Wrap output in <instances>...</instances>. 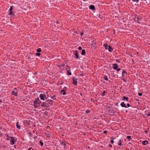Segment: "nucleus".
Returning <instances> with one entry per match:
<instances>
[{"mask_svg":"<svg viewBox=\"0 0 150 150\" xmlns=\"http://www.w3.org/2000/svg\"><path fill=\"white\" fill-rule=\"evenodd\" d=\"M119 143H118V144L119 146L122 145V141L120 139V140H119Z\"/></svg>","mask_w":150,"mask_h":150,"instance_id":"28","label":"nucleus"},{"mask_svg":"<svg viewBox=\"0 0 150 150\" xmlns=\"http://www.w3.org/2000/svg\"><path fill=\"white\" fill-rule=\"evenodd\" d=\"M14 147L15 149H16V146L15 145L14 146Z\"/></svg>","mask_w":150,"mask_h":150,"instance_id":"57","label":"nucleus"},{"mask_svg":"<svg viewBox=\"0 0 150 150\" xmlns=\"http://www.w3.org/2000/svg\"><path fill=\"white\" fill-rule=\"evenodd\" d=\"M49 135H50V134H48L47 137H49Z\"/></svg>","mask_w":150,"mask_h":150,"instance_id":"59","label":"nucleus"},{"mask_svg":"<svg viewBox=\"0 0 150 150\" xmlns=\"http://www.w3.org/2000/svg\"><path fill=\"white\" fill-rule=\"evenodd\" d=\"M41 49L40 48H38L36 50V51L38 52H41Z\"/></svg>","mask_w":150,"mask_h":150,"instance_id":"30","label":"nucleus"},{"mask_svg":"<svg viewBox=\"0 0 150 150\" xmlns=\"http://www.w3.org/2000/svg\"><path fill=\"white\" fill-rule=\"evenodd\" d=\"M60 93H62V94H63V95H65L66 93L65 91H64V90H62L61 91Z\"/></svg>","mask_w":150,"mask_h":150,"instance_id":"18","label":"nucleus"},{"mask_svg":"<svg viewBox=\"0 0 150 150\" xmlns=\"http://www.w3.org/2000/svg\"><path fill=\"white\" fill-rule=\"evenodd\" d=\"M147 115L148 116H150V113H148Z\"/></svg>","mask_w":150,"mask_h":150,"instance_id":"52","label":"nucleus"},{"mask_svg":"<svg viewBox=\"0 0 150 150\" xmlns=\"http://www.w3.org/2000/svg\"><path fill=\"white\" fill-rule=\"evenodd\" d=\"M108 51L110 52H111L113 50V48L109 45L108 46Z\"/></svg>","mask_w":150,"mask_h":150,"instance_id":"13","label":"nucleus"},{"mask_svg":"<svg viewBox=\"0 0 150 150\" xmlns=\"http://www.w3.org/2000/svg\"><path fill=\"white\" fill-rule=\"evenodd\" d=\"M122 70H123V71H122V77H124V74H125L126 75H127V72L126 71H125L123 69H122Z\"/></svg>","mask_w":150,"mask_h":150,"instance_id":"15","label":"nucleus"},{"mask_svg":"<svg viewBox=\"0 0 150 150\" xmlns=\"http://www.w3.org/2000/svg\"><path fill=\"white\" fill-rule=\"evenodd\" d=\"M83 33H81V35H81V36L82 35H83Z\"/></svg>","mask_w":150,"mask_h":150,"instance_id":"56","label":"nucleus"},{"mask_svg":"<svg viewBox=\"0 0 150 150\" xmlns=\"http://www.w3.org/2000/svg\"><path fill=\"white\" fill-rule=\"evenodd\" d=\"M13 9V7L12 6H11L10 8L9 9V11H12Z\"/></svg>","mask_w":150,"mask_h":150,"instance_id":"36","label":"nucleus"},{"mask_svg":"<svg viewBox=\"0 0 150 150\" xmlns=\"http://www.w3.org/2000/svg\"><path fill=\"white\" fill-rule=\"evenodd\" d=\"M37 138V136H35L34 137V139H36Z\"/></svg>","mask_w":150,"mask_h":150,"instance_id":"48","label":"nucleus"},{"mask_svg":"<svg viewBox=\"0 0 150 150\" xmlns=\"http://www.w3.org/2000/svg\"><path fill=\"white\" fill-rule=\"evenodd\" d=\"M142 93H138V96H141L142 95Z\"/></svg>","mask_w":150,"mask_h":150,"instance_id":"40","label":"nucleus"},{"mask_svg":"<svg viewBox=\"0 0 150 150\" xmlns=\"http://www.w3.org/2000/svg\"><path fill=\"white\" fill-rule=\"evenodd\" d=\"M69 67L68 65H67L65 67Z\"/></svg>","mask_w":150,"mask_h":150,"instance_id":"55","label":"nucleus"},{"mask_svg":"<svg viewBox=\"0 0 150 150\" xmlns=\"http://www.w3.org/2000/svg\"><path fill=\"white\" fill-rule=\"evenodd\" d=\"M19 123L18 122H17L16 123V127L18 129H20L21 128V127H20V125H19Z\"/></svg>","mask_w":150,"mask_h":150,"instance_id":"14","label":"nucleus"},{"mask_svg":"<svg viewBox=\"0 0 150 150\" xmlns=\"http://www.w3.org/2000/svg\"><path fill=\"white\" fill-rule=\"evenodd\" d=\"M135 18L137 19L139 21H141V17H139L137 15L135 16Z\"/></svg>","mask_w":150,"mask_h":150,"instance_id":"17","label":"nucleus"},{"mask_svg":"<svg viewBox=\"0 0 150 150\" xmlns=\"http://www.w3.org/2000/svg\"><path fill=\"white\" fill-rule=\"evenodd\" d=\"M47 100L49 101V103H50L49 104L51 105H52L54 102V101L52 100Z\"/></svg>","mask_w":150,"mask_h":150,"instance_id":"21","label":"nucleus"},{"mask_svg":"<svg viewBox=\"0 0 150 150\" xmlns=\"http://www.w3.org/2000/svg\"><path fill=\"white\" fill-rule=\"evenodd\" d=\"M17 93L18 91H17V88H15L14 89V91H13L11 92V94L12 95H14L15 96H17Z\"/></svg>","mask_w":150,"mask_h":150,"instance_id":"5","label":"nucleus"},{"mask_svg":"<svg viewBox=\"0 0 150 150\" xmlns=\"http://www.w3.org/2000/svg\"><path fill=\"white\" fill-rule=\"evenodd\" d=\"M47 98H48L47 97H46V96H45V99L46 100H47Z\"/></svg>","mask_w":150,"mask_h":150,"instance_id":"54","label":"nucleus"},{"mask_svg":"<svg viewBox=\"0 0 150 150\" xmlns=\"http://www.w3.org/2000/svg\"><path fill=\"white\" fill-rule=\"evenodd\" d=\"M67 87H64V88H63V89L62 90H64L65 91H66L67 90Z\"/></svg>","mask_w":150,"mask_h":150,"instance_id":"37","label":"nucleus"},{"mask_svg":"<svg viewBox=\"0 0 150 150\" xmlns=\"http://www.w3.org/2000/svg\"><path fill=\"white\" fill-rule=\"evenodd\" d=\"M5 136H6L7 137V138L6 139L7 140H9V139L10 138H11L12 137H11V136H8V135L7 134H6L5 135Z\"/></svg>","mask_w":150,"mask_h":150,"instance_id":"22","label":"nucleus"},{"mask_svg":"<svg viewBox=\"0 0 150 150\" xmlns=\"http://www.w3.org/2000/svg\"><path fill=\"white\" fill-rule=\"evenodd\" d=\"M78 49H79V50H81L82 49V47H81L80 46V47H79V48H78Z\"/></svg>","mask_w":150,"mask_h":150,"instance_id":"41","label":"nucleus"},{"mask_svg":"<svg viewBox=\"0 0 150 150\" xmlns=\"http://www.w3.org/2000/svg\"><path fill=\"white\" fill-rule=\"evenodd\" d=\"M49 104H50L49 101L47 100L45 102H42V104L41 105V106L42 107H47L48 105Z\"/></svg>","mask_w":150,"mask_h":150,"instance_id":"1","label":"nucleus"},{"mask_svg":"<svg viewBox=\"0 0 150 150\" xmlns=\"http://www.w3.org/2000/svg\"><path fill=\"white\" fill-rule=\"evenodd\" d=\"M101 147H102V148H103V147H104L103 146V145L102 146H101Z\"/></svg>","mask_w":150,"mask_h":150,"instance_id":"63","label":"nucleus"},{"mask_svg":"<svg viewBox=\"0 0 150 150\" xmlns=\"http://www.w3.org/2000/svg\"><path fill=\"white\" fill-rule=\"evenodd\" d=\"M89 8L90 9H91L92 10H95V6L93 5H90L89 6Z\"/></svg>","mask_w":150,"mask_h":150,"instance_id":"11","label":"nucleus"},{"mask_svg":"<svg viewBox=\"0 0 150 150\" xmlns=\"http://www.w3.org/2000/svg\"><path fill=\"white\" fill-rule=\"evenodd\" d=\"M39 98H36L35 99V100L34 101V107L36 108H38V106H37L38 105V106L39 105H37V104H39V103H37V102H38V101H39Z\"/></svg>","mask_w":150,"mask_h":150,"instance_id":"3","label":"nucleus"},{"mask_svg":"<svg viewBox=\"0 0 150 150\" xmlns=\"http://www.w3.org/2000/svg\"><path fill=\"white\" fill-rule=\"evenodd\" d=\"M59 23V22L58 21H57L56 22V24H58Z\"/></svg>","mask_w":150,"mask_h":150,"instance_id":"53","label":"nucleus"},{"mask_svg":"<svg viewBox=\"0 0 150 150\" xmlns=\"http://www.w3.org/2000/svg\"><path fill=\"white\" fill-rule=\"evenodd\" d=\"M120 105L122 107H124L125 108H127V105L126 104L124 103V102H122L120 103Z\"/></svg>","mask_w":150,"mask_h":150,"instance_id":"10","label":"nucleus"},{"mask_svg":"<svg viewBox=\"0 0 150 150\" xmlns=\"http://www.w3.org/2000/svg\"><path fill=\"white\" fill-rule=\"evenodd\" d=\"M64 68L67 71V74L68 75H71V72L70 70V67H64Z\"/></svg>","mask_w":150,"mask_h":150,"instance_id":"6","label":"nucleus"},{"mask_svg":"<svg viewBox=\"0 0 150 150\" xmlns=\"http://www.w3.org/2000/svg\"><path fill=\"white\" fill-rule=\"evenodd\" d=\"M91 45L93 46V47H95L94 45H96V44L94 43V41H92V43L91 44Z\"/></svg>","mask_w":150,"mask_h":150,"instance_id":"35","label":"nucleus"},{"mask_svg":"<svg viewBox=\"0 0 150 150\" xmlns=\"http://www.w3.org/2000/svg\"><path fill=\"white\" fill-rule=\"evenodd\" d=\"M39 143L40 144L41 146H42L43 145V142L41 141H40L39 142Z\"/></svg>","mask_w":150,"mask_h":150,"instance_id":"32","label":"nucleus"},{"mask_svg":"<svg viewBox=\"0 0 150 150\" xmlns=\"http://www.w3.org/2000/svg\"><path fill=\"white\" fill-rule=\"evenodd\" d=\"M108 146L110 147H112V145L110 144H109Z\"/></svg>","mask_w":150,"mask_h":150,"instance_id":"47","label":"nucleus"},{"mask_svg":"<svg viewBox=\"0 0 150 150\" xmlns=\"http://www.w3.org/2000/svg\"><path fill=\"white\" fill-rule=\"evenodd\" d=\"M106 91H103V93L102 94H101V96H104L105 95V93H106Z\"/></svg>","mask_w":150,"mask_h":150,"instance_id":"31","label":"nucleus"},{"mask_svg":"<svg viewBox=\"0 0 150 150\" xmlns=\"http://www.w3.org/2000/svg\"><path fill=\"white\" fill-rule=\"evenodd\" d=\"M137 23H139V24L140 23L138 21H137Z\"/></svg>","mask_w":150,"mask_h":150,"instance_id":"58","label":"nucleus"},{"mask_svg":"<svg viewBox=\"0 0 150 150\" xmlns=\"http://www.w3.org/2000/svg\"><path fill=\"white\" fill-rule=\"evenodd\" d=\"M2 102L1 100V99H0V102Z\"/></svg>","mask_w":150,"mask_h":150,"instance_id":"60","label":"nucleus"},{"mask_svg":"<svg viewBox=\"0 0 150 150\" xmlns=\"http://www.w3.org/2000/svg\"><path fill=\"white\" fill-rule=\"evenodd\" d=\"M80 95L81 96H82V93H81Z\"/></svg>","mask_w":150,"mask_h":150,"instance_id":"62","label":"nucleus"},{"mask_svg":"<svg viewBox=\"0 0 150 150\" xmlns=\"http://www.w3.org/2000/svg\"><path fill=\"white\" fill-rule=\"evenodd\" d=\"M116 105L117 106L118 105V104H117V103L116 104Z\"/></svg>","mask_w":150,"mask_h":150,"instance_id":"61","label":"nucleus"},{"mask_svg":"<svg viewBox=\"0 0 150 150\" xmlns=\"http://www.w3.org/2000/svg\"><path fill=\"white\" fill-rule=\"evenodd\" d=\"M103 46L105 47V48L106 49H108V45L107 44H104L103 45Z\"/></svg>","mask_w":150,"mask_h":150,"instance_id":"27","label":"nucleus"},{"mask_svg":"<svg viewBox=\"0 0 150 150\" xmlns=\"http://www.w3.org/2000/svg\"><path fill=\"white\" fill-rule=\"evenodd\" d=\"M8 14L10 15H12V16H15V14L14 13H13L12 11H10Z\"/></svg>","mask_w":150,"mask_h":150,"instance_id":"19","label":"nucleus"},{"mask_svg":"<svg viewBox=\"0 0 150 150\" xmlns=\"http://www.w3.org/2000/svg\"><path fill=\"white\" fill-rule=\"evenodd\" d=\"M78 79L76 78V77L75 76L73 78V82L72 83L75 85L77 84L78 83L77 81Z\"/></svg>","mask_w":150,"mask_h":150,"instance_id":"4","label":"nucleus"},{"mask_svg":"<svg viewBox=\"0 0 150 150\" xmlns=\"http://www.w3.org/2000/svg\"><path fill=\"white\" fill-rule=\"evenodd\" d=\"M73 52L74 53V54L75 55L76 57V58L80 59V57H79V53L76 50L75 51H73Z\"/></svg>","mask_w":150,"mask_h":150,"instance_id":"7","label":"nucleus"},{"mask_svg":"<svg viewBox=\"0 0 150 150\" xmlns=\"http://www.w3.org/2000/svg\"><path fill=\"white\" fill-rule=\"evenodd\" d=\"M127 138L128 139V141H129L132 139L130 136H127Z\"/></svg>","mask_w":150,"mask_h":150,"instance_id":"25","label":"nucleus"},{"mask_svg":"<svg viewBox=\"0 0 150 150\" xmlns=\"http://www.w3.org/2000/svg\"><path fill=\"white\" fill-rule=\"evenodd\" d=\"M126 100L127 101H128L129 100V98L128 97H126L125 96H123V100Z\"/></svg>","mask_w":150,"mask_h":150,"instance_id":"16","label":"nucleus"},{"mask_svg":"<svg viewBox=\"0 0 150 150\" xmlns=\"http://www.w3.org/2000/svg\"><path fill=\"white\" fill-rule=\"evenodd\" d=\"M1 136V134L0 133V136Z\"/></svg>","mask_w":150,"mask_h":150,"instance_id":"64","label":"nucleus"},{"mask_svg":"<svg viewBox=\"0 0 150 150\" xmlns=\"http://www.w3.org/2000/svg\"><path fill=\"white\" fill-rule=\"evenodd\" d=\"M113 68L114 69H116L118 67L117 64L116 63H114L112 64Z\"/></svg>","mask_w":150,"mask_h":150,"instance_id":"9","label":"nucleus"},{"mask_svg":"<svg viewBox=\"0 0 150 150\" xmlns=\"http://www.w3.org/2000/svg\"><path fill=\"white\" fill-rule=\"evenodd\" d=\"M11 139L10 144L11 145H13L16 142L17 139H15V137H12Z\"/></svg>","mask_w":150,"mask_h":150,"instance_id":"2","label":"nucleus"},{"mask_svg":"<svg viewBox=\"0 0 150 150\" xmlns=\"http://www.w3.org/2000/svg\"><path fill=\"white\" fill-rule=\"evenodd\" d=\"M123 80L125 82H126V80L125 79H124Z\"/></svg>","mask_w":150,"mask_h":150,"instance_id":"51","label":"nucleus"},{"mask_svg":"<svg viewBox=\"0 0 150 150\" xmlns=\"http://www.w3.org/2000/svg\"><path fill=\"white\" fill-rule=\"evenodd\" d=\"M127 107H129L130 106V105L129 103H128L127 104Z\"/></svg>","mask_w":150,"mask_h":150,"instance_id":"43","label":"nucleus"},{"mask_svg":"<svg viewBox=\"0 0 150 150\" xmlns=\"http://www.w3.org/2000/svg\"><path fill=\"white\" fill-rule=\"evenodd\" d=\"M108 132V131H107V130H105L104 131V132H103V133H105V134H107V133Z\"/></svg>","mask_w":150,"mask_h":150,"instance_id":"44","label":"nucleus"},{"mask_svg":"<svg viewBox=\"0 0 150 150\" xmlns=\"http://www.w3.org/2000/svg\"><path fill=\"white\" fill-rule=\"evenodd\" d=\"M148 144V142L147 140H144L142 142V144L143 145H146Z\"/></svg>","mask_w":150,"mask_h":150,"instance_id":"12","label":"nucleus"},{"mask_svg":"<svg viewBox=\"0 0 150 150\" xmlns=\"http://www.w3.org/2000/svg\"><path fill=\"white\" fill-rule=\"evenodd\" d=\"M56 96L55 95H54L53 96H51V98L53 100H56Z\"/></svg>","mask_w":150,"mask_h":150,"instance_id":"23","label":"nucleus"},{"mask_svg":"<svg viewBox=\"0 0 150 150\" xmlns=\"http://www.w3.org/2000/svg\"><path fill=\"white\" fill-rule=\"evenodd\" d=\"M65 66V64H62V65L60 67H64V66Z\"/></svg>","mask_w":150,"mask_h":150,"instance_id":"46","label":"nucleus"},{"mask_svg":"<svg viewBox=\"0 0 150 150\" xmlns=\"http://www.w3.org/2000/svg\"><path fill=\"white\" fill-rule=\"evenodd\" d=\"M121 69L120 68H118L117 69V71H118L120 70Z\"/></svg>","mask_w":150,"mask_h":150,"instance_id":"42","label":"nucleus"},{"mask_svg":"<svg viewBox=\"0 0 150 150\" xmlns=\"http://www.w3.org/2000/svg\"><path fill=\"white\" fill-rule=\"evenodd\" d=\"M132 1L133 2H135L136 3H137L138 2H139V0H132Z\"/></svg>","mask_w":150,"mask_h":150,"instance_id":"38","label":"nucleus"},{"mask_svg":"<svg viewBox=\"0 0 150 150\" xmlns=\"http://www.w3.org/2000/svg\"><path fill=\"white\" fill-rule=\"evenodd\" d=\"M144 132L146 133H148V131L147 130H146L144 131Z\"/></svg>","mask_w":150,"mask_h":150,"instance_id":"49","label":"nucleus"},{"mask_svg":"<svg viewBox=\"0 0 150 150\" xmlns=\"http://www.w3.org/2000/svg\"><path fill=\"white\" fill-rule=\"evenodd\" d=\"M41 101L40 100H39V101L37 102V103H39V104H37V105H39L38 106V105H37L38 106V108L40 106V104L41 103Z\"/></svg>","mask_w":150,"mask_h":150,"instance_id":"34","label":"nucleus"},{"mask_svg":"<svg viewBox=\"0 0 150 150\" xmlns=\"http://www.w3.org/2000/svg\"><path fill=\"white\" fill-rule=\"evenodd\" d=\"M81 54L82 55H85V50L84 49L82 50Z\"/></svg>","mask_w":150,"mask_h":150,"instance_id":"20","label":"nucleus"},{"mask_svg":"<svg viewBox=\"0 0 150 150\" xmlns=\"http://www.w3.org/2000/svg\"><path fill=\"white\" fill-rule=\"evenodd\" d=\"M90 112V110H87L86 111V113H89Z\"/></svg>","mask_w":150,"mask_h":150,"instance_id":"39","label":"nucleus"},{"mask_svg":"<svg viewBox=\"0 0 150 150\" xmlns=\"http://www.w3.org/2000/svg\"><path fill=\"white\" fill-rule=\"evenodd\" d=\"M35 55L37 56H39L41 55V53L38 52L36 53Z\"/></svg>","mask_w":150,"mask_h":150,"instance_id":"33","label":"nucleus"},{"mask_svg":"<svg viewBox=\"0 0 150 150\" xmlns=\"http://www.w3.org/2000/svg\"><path fill=\"white\" fill-rule=\"evenodd\" d=\"M104 79L108 81V79L107 78V77L106 76H105L103 77Z\"/></svg>","mask_w":150,"mask_h":150,"instance_id":"29","label":"nucleus"},{"mask_svg":"<svg viewBox=\"0 0 150 150\" xmlns=\"http://www.w3.org/2000/svg\"><path fill=\"white\" fill-rule=\"evenodd\" d=\"M61 144H62L64 146V148H65V146H66V144L65 143L64 141H62L61 142Z\"/></svg>","mask_w":150,"mask_h":150,"instance_id":"26","label":"nucleus"},{"mask_svg":"<svg viewBox=\"0 0 150 150\" xmlns=\"http://www.w3.org/2000/svg\"><path fill=\"white\" fill-rule=\"evenodd\" d=\"M28 134L29 135V136H30V135H32V133L30 132H29Z\"/></svg>","mask_w":150,"mask_h":150,"instance_id":"45","label":"nucleus"},{"mask_svg":"<svg viewBox=\"0 0 150 150\" xmlns=\"http://www.w3.org/2000/svg\"><path fill=\"white\" fill-rule=\"evenodd\" d=\"M115 138H114L113 137L111 138V140L110 141V142L111 144H113L114 141L113 140Z\"/></svg>","mask_w":150,"mask_h":150,"instance_id":"24","label":"nucleus"},{"mask_svg":"<svg viewBox=\"0 0 150 150\" xmlns=\"http://www.w3.org/2000/svg\"><path fill=\"white\" fill-rule=\"evenodd\" d=\"M46 95L45 94L41 93L40 94L39 97L41 100H44Z\"/></svg>","mask_w":150,"mask_h":150,"instance_id":"8","label":"nucleus"},{"mask_svg":"<svg viewBox=\"0 0 150 150\" xmlns=\"http://www.w3.org/2000/svg\"><path fill=\"white\" fill-rule=\"evenodd\" d=\"M32 149V147H30L28 149V150H31V149Z\"/></svg>","mask_w":150,"mask_h":150,"instance_id":"50","label":"nucleus"}]
</instances>
